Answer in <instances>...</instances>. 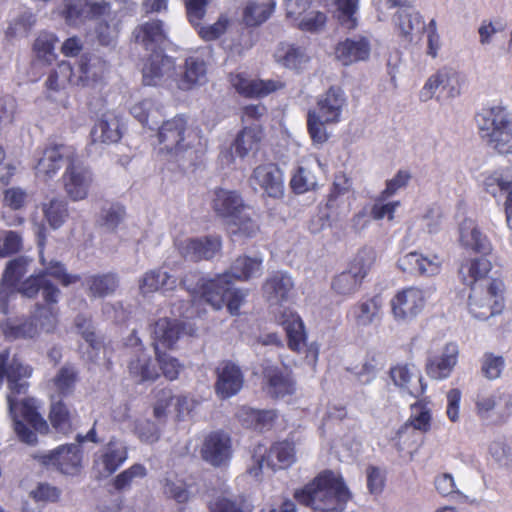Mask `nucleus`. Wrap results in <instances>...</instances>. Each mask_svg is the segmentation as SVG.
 <instances>
[{"mask_svg":"<svg viewBox=\"0 0 512 512\" xmlns=\"http://www.w3.org/2000/svg\"><path fill=\"white\" fill-rule=\"evenodd\" d=\"M31 374L32 369L30 366L23 365L16 358L9 360L8 350L0 353V386L6 379L10 390V393L7 395V403L14 431L18 438L28 445L36 444L37 436L33 430L23 423L21 418L39 433H46L49 429L48 423L38 413L32 399L25 398L19 402L16 398V395L26 393L28 389L27 379Z\"/></svg>","mask_w":512,"mask_h":512,"instance_id":"obj_1","label":"nucleus"},{"mask_svg":"<svg viewBox=\"0 0 512 512\" xmlns=\"http://www.w3.org/2000/svg\"><path fill=\"white\" fill-rule=\"evenodd\" d=\"M491 270V262L484 258H475L460 268V276L464 284L470 286L469 312L479 320H485L501 311L502 306L498 301L503 291V283L499 280H492L487 286L486 296L482 300L478 298V281H481Z\"/></svg>","mask_w":512,"mask_h":512,"instance_id":"obj_2","label":"nucleus"},{"mask_svg":"<svg viewBox=\"0 0 512 512\" xmlns=\"http://www.w3.org/2000/svg\"><path fill=\"white\" fill-rule=\"evenodd\" d=\"M158 139L168 153L189 161L195 165L207 150V139L198 127H188L187 118L177 115L164 121L159 127Z\"/></svg>","mask_w":512,"mask_h":512,"instance_id":"obj_3","label":"nucleus"},{"mask_svg":"<svg viewBox=\"0 0 512 512\" xmlns=\"http://www.w3.org/2000/svg\"><path fill=\"white\" fill-rule=\"evenodd\" d=\"M295 498L315 511H342L350 499V492L332 471H324L302 490L295 492Z\"/></svg>","mask_w":512,"mask_h":512,"instance_id":"obj_4","label":"nucleus"},{"mask_svg":"<svg viewBox=\"0 0 512 512\" xmlns=\"http://www.w3.org/2000/svg\"><path fill=\"white\" fill-rule=\"evenodd\" d=\"M481 137L501 154L512 153V112L505 106L483 108L476 115Z\"/></svg>","mask_w":512,"mask_h":512,"instance_id":"obj_5","label":"nucleus"},{"mask_svg":"<svg viewBox=\"0 0 512 512\" xmlns=\"http://www.w3.org/2000/svg\"><path fill=\"white\" fill-rule=\"evenodd\" d=\"M375 259L376 252L373 248L364 247L360 249L349 264L348 269L333 278L332 289L339 295L355 293L371 269Z\"/></svg>","mask_w":512,"mask_h":512,"instance_id":"obj_6","label":"nucleus"},{"mask_svg":"<svg viewBox=\"0 0 512 512\" xmlns=\"http://www.w3.org/2000/svg\"><path fill=\"white\" fill-rule=\"evenodd\" d=\"M266 449L258 446L252 456V464L247 472L252 477L258 478L264 466L272 470L285 469L295 462L294 445L288 441L278 442L271 446L266 455Z\"/></svg>","mask_w":512,"mask_h":512,"instance_id":"obj_7","label":"nucleus"},{"mask_svg":"<svg viewBox=\"0 0 512 512\" xmlns=\"http://www.w3.org/2000/svg\"><path fill=\"white\" fill-rule=\"evenodd\" d=\"M110 10L106 0H63L61 14L68 25L78 27L109 15Z\"/></svg>","mask_w":512,"mask_h":512,"instance_id":"obj_8","label":"nucleus"},{"mask_svg":"<svg viewBox=\"0 0 512 512\" xmlns=\"http://www.w3.org/2000/svg\"><path fill=\"white\" fill-rule=\"evenodd\" d=\"M42 465L55 468L63 474H74L81 466L82 450L79 444L61 445L34 456Z\"/></svg>","mask_w":512,"mask_h":512,"instance_id":"obj_9","label":"nucleus"},{"mask_svg":"<svg viewBox=\"0 0 512 512\" xmlns=\"http://www.w3.org/2000/svg\"><path fill=\"white\" fill-rule=\"evenodd\" d=\"M128 459L126 443L116 437L111 439L95 454L93 467L99 477L107 478L115 473Z\"/></svg>","mask_w":512,"mask_h":512,"instance_id":"obj_10","label":"nucleus"},{"mask_svg":"<svg viewBox=\"0 0 512 512\" xmlns=\"http://www.w3.org/2000/svg\"><path fill=\"white\" fill-rule=\"evenodd\" d=\"M128 344L135 346L127 364L130 377L136 383L155 381L159 377L156 360H153L143 348L140 339L134 332L128 339Z\"/></svg>","mask_w":512,"mask_h":512,"instance_id":"obj_11","label":"nucleus"},{"mask_svg":"<svg viewBox=\"0 0 512 512\" xmlns=\"http://www.w3.org/2000/svg\"><path fill=\"white\" fill-rule=\"evenodd\" d=\"M78 154L73 146L65 144H49L43 151L36 165V174L39 177L50 179L54 177L63 165H70Z\"/></svg>","mask_w":512,"mask_h":512,"instance_id":"obj_12","label":"nucleus"},{"mask_svg":"<svg viewBox=\"0 0 512 512\" xmlns=\"http://www.w3.org/2000/svg\"><path fill=\"white\" fill-rule=\"evenodd\" d=\"M175 76L174 60L163 51L152 53L142 68V81L146 86H170L175 81Z\"/></svg>","mask_w":512,"mask_h":512,"instance_id":"obj_13","label":"nucleus"},{"mask_svg":"<svg viewBox=\"0 0 512 512\" xmlns=\"http://www.w3.org/2000/svg\"><path fill=\"white\" fill-rule=\"evenodd\" d=\"M209 0H186V11L189 22L196 27L199 36L205 41H213L220 38L227 30L229 19L221 15L211 25H201V20L206 15Z\"/></svg>","mask_w":512,"mask_h":512,"instance_id":"obj_14","label":"nucleus"},{"mask_svg":"<svg viewBox=\"0 0 512 512\" xmlns=\"http://www.w3.org/2000/svg\"><path fill=\"white\" fill-rule=\"evenodd\" d=\"M393 23L398 35L405 41L412 42L425 32V21L414 4L404 1L393 15Z\"/></svg>","mask_w":512,"mask_h":512,"instance_id":"obj_15","label":"nucleus"},{"mask_svg":"<svg viewBox=\"0 0 512 512\" xmlns=\"http://www.w3.org/2000/svg\"><path fill=\"white\" fill-rule=\"evenodd\" d=\"M62 181L69 198L73 201H80L88 196L93 176L91 171L77 157L74 162L66 167Z\"/></svg>","mask_w":512,"mask_h":512,"instance_id":"obj_16","label":"nucleus"},{"mask_svg":"<svg viewBox=\"0 0 512 512\" xmlns=\"http://www.w3.org/2000/svg\"><path fill=\"white\" fill-rule=\"evenodd\" d=\"M177 247L181 256L187 260H211L221 251L222 240L218 235L187 238L180 241Z\"/></svg>","mask_w":512,"mask_h":512,"instance_id":"obj_17","label":"nucleus"},{"mask_svg":"<svg viewBox=\"0 0 512 512\" xmlns=\"http://www.w3.org/2000/svg\"><path fill=\"white\" fill-rule=\"evenodd\" d=\"M201 456L204 461L214 467L226 466L232 457L230 436L223 431L211 432L204 439Z\"/></svg>","mask_w":512,"mask_h":512,"instance_id":"obj_18","label":"nucleus"},{"mask_svg":"<svg viewBox=\"0 0 512 512\" xmlns=\"http://www.w3.org/2000/svg\"><path fill=\"white\" fill-rule=\"evenodd\" d=\"M425 304L424 293L416 287L398 292L391 300L392 313L397 321L407 322L415 318Z\"/></svg>","mask_w":512,"mask_h":512,"instance_id":"obj_19","label":"nucleus"},{"mask_svg":"<svg viewBox=\"0 0 512 512\" xmlns=\"http://www.w3.org/2000/svg\"><path fill=\"white\" fill-rule=\"evenodd\" d=\"M347 106V97L344 90L339 86H331L317 98L314 112L328 123H338L341 120L343 110Z\"/></svg>","mask_w":512,"mask_h":512,"instance_id":"obj_20","label":"nucleus"},{"mask_svg":"<svg viewBox=\"0 0 512 512\" xmlns=\"http://www.w3.org/2000/svg\"><path fill=\"white\" fill-rule=\"evenodd\" d=\"M249 181L251 185H258L271 198L279 199L284 196L283 172L274 163L255 167Z\"/></svg>","mask_w":512,"mask_h":512,"instance_id":"obj_21","label":"nucleus"},{"mask_svg":"<svg viewBox=\"0 0 512 512\" xmlns=\"http://www.w3.org/2000/svg\"><path fill=\"white\" fill-rule=\"evenodd\" d=\"M390 378L403 393L413 398L424 394L426 385L419 369L414 364L401 363L390 368Z\"/></svg>","mask_w":512,"mask_h":512,"instance_id":"obj_22","label":"nucleus"},{"mask_svg":"<svg viewBox=\"0 0 512 512\" xmlns=\"http://www.w3.org/2000/svg\"><path fill=\"white\" fill-rule=\"evenodd\" d=\"M484 189L493 197L505 194V214L508 227L512 230V171L498 169L487 174L483 180Z\"/></svg>","mask_w":512,"mask_h":512,"instance_id":"obj_23","label":"nucleus"},{"mask_svg":"<svg viewBox=\"0 0 512 512\" xmlns=\"http://www.w3.org/2000/svg\"><path fill=\"white\" fill-rule=\"evenodd\" d=\"M442 259L435 254L424 255L413 251L400 257L398 267L406 273L420 276H434L441 270Z\"/></svg>","mask_w":512,"mask_h":512,"instance_id":"obj_24","label":"nucleus"},{"mask_svg":"<svg viewBox=\"0 0 512 512\" xmlns=\"http://www.w3.org/2000/svg\"><path fill=\"white\" fill-rule=\"evenodd\" d=\"M107 70V62L99 55H83L79 63V74L76 76L75 85L95 88L102 83Z\"/></svg>","mask_w":512,"mask_h":512,"instance_id":"obj_25","label":"nucleus"},{"mask_svg":"<svg viewBox=\"0 0 512 512\" xmlns=\"http://www.w3.org/2000/svg\"><path fill=\"white\" fill-rule=\"evenodd\" d=\"M459 349L454 342L447 343L439 355L429 356L426 362V372L435 380L448 378L458 361Z\"/></svg>","mask_w":512,"mask_h":512,"instance_id":"obj_26","label":"nucleus"},{"mask_svg":"<svg viewBox=\"0 0 512 512\" xmlns=\"http://www.w3.org/2000/svg\"><path fill=\"white\" fill-rule=\"evenodd\" d=\"M244 377L239 366L232 362H224L217 368L215 390L222 399L236 395L242 388Z\"/></svg>","mask_w":512,"mask_h":512,"instance_id":"obj_27","label":"nucleus"},{"mask_svg":"<svg viewBox=\"0 0 512 512\" xmlns=\"http://www.w3.org/2000/svg\"><path fill=\"white\" fill-rule=\"evenodd\" d=\"M230 83L245 97H264L284 86L279 80H251L241 73L231 74Z\"/></svg>","mask_w":512,"mask_h":512,"instance_id":"obj_28","label":"nucleus"},{"mask_svg":"<svg viewBox=\"0 0 512 512\" xmlns=\"http://www.w3.org/2000/svg\"><path fill=\"white\" fill-rule=\"evenodd\" d=\"M371 51L370 41L363 36L347 38L337 44L336 58L345 66L369 58Z\"/></svg>","mask_w":512,"mask_h":512,"instance_id":"obj_29","label":"nucleus"},{"mask_svg":"<svg viewBox=\"0 0 512 512\" xmlns=\"http://www.w3.org/2000/svg\"><path fill=\"white\" fill-rule=\"evenodd\" d=\"M263 292L271 305L282 304L292 298L294 281L288 273L278 271L265 281Z\"/></svg>","mask_w":512,"mask_h":512,"instance_id":"obj_30","label":"nucleus"},{"mask_svg":"<svg viewBox=\"0 0 512 512\" xmlns=\"http://www.w3.org/2000/svg\"><path fill=\"white\" fill-rule=\"evenodd\" d=\"M263 375L268 384L267 391L272 397L283 398L294 393L295 383L287 370L266 363Z\"/></svg>","mask_w":512,"mask_h":512,"instance_id":"obj_31","label":"nucleus"},{"mask_svg":"<svg viewBox=\"0 0 512 512\" xmlns=\"http://www.w3.org/2000/svg\"><path fill=\"white\" fill-rule=\"evenodd\" d=\"M133 35L137 43L146 50L162 51V45L167 40V32L160 20L147 21L135 28Z\"/></svg>","mask_w":512,"mask_h":512,"instance_id":"obj_32","label":"nucleus"},{"mask_svg":"<svg viewBox=\"0 0 512 512\" xmlns=\"http://www.w3.org/2000/svg\"><path fill=\"white\" fill-rule=\"evenodd\" d=\"M232 282L230 272H224L213 278H208L202 286L200 296L215 310H219L225 305V299Z\"/></svg>","mask_w":512,"mask_h":512,"instance_id":"obj_33","label":"nucleus"},{"mask_svg":"<svg viewBox=\"0 0 512 512\" xmlns=\"http://www.w3.org/2000/svg\"><path fill=\"white\" fill-rule=\"evenodd\" d=\"M274 59L287 69L300 71L306 68L310 56L304 46L282 42L275 49Z\"/></svg>","mask_w":512,"mask_h":512,"instance_id":"obj_34","label":"nucleus"},{"mask_svg":"<svg viewBox=\"0 0 512 512\" xmlns=\"http://www.w3.org/2000/svg\"><path fill=\"white\" fill-rule=\"evenodd\" d=\"M177 87L183 91L204 85L207 82L206 62L198 56H190L185 60L184 70L179 78H175Z\"/></svg>","mask_w":512,"mask_h":512,"instance_id":"obj_35","label":"nucleus"},{"mask_svg":"<svg viewBox=\"0 0 512 512\" xmlns=\"http://www.w3.org/2000/svg\"><path fill=\"white\" fill-rule=\"evenodd\" d=\"M279 322L286 332L289 348L300 352L306 344L305 327L300 316L285 308L280 314Z\"/></svg>","mask_w":512,"mask_h":512,"instance_id":"obj_36","label":"nucleus"},{"mask_svg":"<svg viewBox=\"0 0 512 512\" xmlns=\"http://www.w3.org/2000/svg\"><path fill=\"white\" fill-rule=\"evenodd\" d=\"M39 291L47 304H57L61 291L50 280L45 279L43 274L31 275L21 285L20 292L28 297H35Z\"/></svg>","mask_w":512,"mask_h":512,"instance_id":"obj_37","label":"nucleus"},{"mask_svg":"<svg viewBox=\"0 0 512 512\" xmlns=\"http://www.w3.org/2000/svg\"><path fill=\"white\" fill-rule=\"evenodd\" d=\"M212 207L215 213L223 218L226 223L241 212L246 205L238 192L219 188L214 192Z\"/></svg>","mask_w":512,"mask_h":512,"instance_id":"obj_38","label":"nucleus"},{"mask_svg":"<svg viewBox=\"0 0 512 512\" xmlns=\"http://www.w3.org/2000/svg\"><path fill=\"white\" fill-rule=\"evenodd\" d=\"M92 143L111 144L118 142L122 137L120 119L112 113H106L93 126L91 133Z\"/></svg>","mask_w":512,"mask_h":512,"instance_id":"obj_39","label":"nucleus"},{"mask_svg":"<svg viewBox=\"0 0 512 512\" xmlns=\"http://www.w3.org/2000/svg\"><path fill=\"white\" fill-rule=\"evenodd\" d=\"M182 332V323L177 319L160 318L157 320L152 331L155 352H160L159 345L172 348L179 340Z\"/></svg>","mask_w":512,"mask_h":512,"instance_id":"obj_40","label":"nucleus"},{"mask_svg":"<svg viewBox=\"0 0 512 512\" xmlns=\"http://www.w3.org/2000/svg\"><path fill=\"white\" fill-rule=\"evenodd\" d=\"M225 224L228 233L235 240L253 238L260 231L257 219L254 217V214L249 211L247 206Z\"/></svg>","mask_w":512,"mask_h":512,"instance_id":"obj_41","label":"nucleus"},{"mask_svg":"<svg viewBox=\"0 0 512 512\" xmlns=\"http://www.w3.org/2000/svg\"><path fill=\"white\" fill-rule=\"evenodd\" d=\"M131 115L143 126L155 129L163 118L162 105L153 98H145L130 107Z\"/></svg>","mask_w":512,"mask_h":512,"instance_id":"obj_42","label":"nucleus"},{"mask_svg":"<svg viewBox=\"0 0 512 512\" xmlns=\"http://www.w3.org/2000/svg\"><path fill=\"white\" fill-rule=\"evenodd\" d=\"M459 233L460 241L464 247L483 255H487L491 251L490 241L479 230L474 220L465 219L460 224Z\"/></svg>","mask_w":512,"mask_h":512,"instance_id":"obj_43","label":"nucleus"},{"mask_svg":"<svg viewBox=\"0 0 512 512\" xmlns=\"http://www.w3.org/2000/svg\"><path fill=\"white\" fill-rule=\"evenodd\" d=\"M263 138V131L259 124L245 126L236 136L232 148L240 158H245L249 153H255L259 149Z\"/></svg>","mask_w":512,"mask_h":512,"instance_id":"obj_44","label":"nucleus"},{"mask_svg":"<svg viewBox=\"0 0 512 512\" xmlns=\"http://www.w3.org/2000/svg\"><path fill=\"white\" fill-rule=\"evenodd\" d=\"M382 301L373 297L352 306L350 314L358 327H367L381 319Z\"/></svg>","mask_w":512,"mask_h":512,"instance_id":"obj_45","label":"nucleus"},{"mask_svg":"<svg viewBox=\"0 0 512 512\" xmlns=\"http://www.w3.org/2000/svg\"><path fill=\"white\" fill-rule=\"evenodd\" d=\"M274 410H258L244 407L238 412V418L242 425L257 431L270 430L276 420Z\"/></svg>","mask_w":512,"mask_h":512,"instance_id":"obj_46","label":"nucleus"},{"mask_svg":"<svg viewBox=\"0 0 512 512\" xmlns=\"http://www.w3.org/2000/svg\"><path fill=\"white\" fill-rule=\"evenodd\" d=\"M176 286V278L162 269H153L146 272L139 281L142 295L154 293L160 289L172 290Z\"/></svg>","mask_w":512,"mask_h":512,"instance_id":"obj_47","label":"nucleus"},{"mask_svg":"<svg viewBox=\"0 0 512 512\" xmlns=\"http://www.w3.org/2000/svg\"><path fill=\"white\" fill-rule=\"evenodd\" d=\"M230 279L248 281L262 274V259L249 256H239L231 264L229 270Z\"/></svg>","mask_w":512,"mask_h":512,"instance_id":"obj_48","label":"nucleus"},{"mask_svg":"<svg viewBox=\"0 0 512 512\" xmlns=\"http://www.w3.org/2000/svg\"><path fill=\"white\" fill-rule=\"evenodd\" d=\"M85 285L88 287L92 297L103 298L115 292L118 287V280L114 274L92 275L85 279Z\"/></svg>","mask_w":512,"mask_h":512,"instance_id":"obj_49","label":"nucleus"},{"mask_svg":"<svg viewBox=\"0 0 512 512\" xmlns=\"http://www.w3.org/2000/svg\"><path fill=\"white\" fill-rule=\"evenodd\" d=\"M76 75L69 62L63 61L53 69L46 80V87L52 91L64 89L67 84L75 85Z\"/></svg>","mask_w":512,"mask_h":512,"instance_id":"obj_50","label":"nucleus"},{"mask_svg":"<svg viewBox=\"0 0 512 512\" xmlns=\"http://www.w3.org/2000/svg\"><path fill=\"white\" fill-rule=\"evenodd\" d=\"M275 2H249L243 12L244 22L248 26H256L265 22L274 10Z\"/></svg>","mask_w":512,"mask_h":512,"instance_id":"obj_51","label":"nucleus"},{"mask_svg":"<svg viewBox=\"0 0 512 512\" xmlns=\"http://www.w3.org/2000/svg\"><path fill=\"white\" fill-rule=\"evenodd\" d=\"M75 324L85 341L88 353L87 358L90 361H95L99 351L102 348V343L97 339L93 327L91 326L90 320L86 319L82 315H78L75 319Z\"/></svg>","mask_w":512,"mask_h":512,"instance_id":"obj_52","label":"nucleus"},{"mask_svg":"<svg viewBox=\"0 0 512 512\" xmlns=\"http://www.w3.org/2000/svg\"><path fill=\"white\" fill-rule=\"evenodd\" d=\"M43 213L53 229L63 225L68 217L67 202L62 198L54 197L48 203L43 204Z\"/></svg>","mask_w":512,"mask_h":512,"instance_id":"obj_53","label":"nucleus"},{"mask_svg":"<svg viewBox=\"0 0 512 512\" xmlns=\"http://www.w3.org/2000/svg\"><path fill=\"white\" fill-rule=\"evenodd\" d=\"M40 262L44 269L39 273L43 274L45 279H47L48 276L53 277L64 286H68L79 280L78 275L68 274L65 266L61 262L55 260L46 262L42 251L40 252Z\"/></svg>","mask_w":512,"mask_h":512,"instance_id":"obj_54","label":"nucleus"},{"mask_svg":"<svg viewBox=\"0 0 512 512\" xmlns=\"http://www.w3.org/2000/svg\"><path fill=\"white\" fill-rule=\"evenodd\" d=\"M210 512H250L242 497L218 495L209 502Z\"/></svg>","mask_w":512,"mask_h":512,"instance_id":"obj_55","label":"nucleus"},{"mask_svg":"<svg viewBox=\"0 0 512 512\" xmlns=\"http://www.w3.org/2000/svg\"><path fill=\"white\" fill-rule=\"evenodd\" d=\"M384 364L380 355H368L360 367L355 368L354 375L362 384H370L383 368Z\"/></svg>","mask_w":512,"mask_h":512,"instance_id":"obj_56","label":"nucleus"},{"mask_svg":"<svg viewBox=\"0 0 512 512\" xmlns=\"http://www.w3.org/2000/svg\"><path fill=\"white\" fill-rule=\"evenodd\" d=\"M317 186V178L306 167L299 166L292 174L290 187L295 194H304L314 190Z\"/></svg>","mask_w":512,"mask_h":512,"instance_id":"obj_57","label":"nucleus"},{"mask_svg":"<svg viewBox=\"0 0 512 512\" xmlns=\"http://www.w3.org/2000/svg\"><path fill=\"white\" fill-rule=\"evenodd\" d=\"M53 428L62 434H68L72 430L71 416L68 408L62 401L52 403L50 415Z\"/></svg>","mask_w":512,"mask_h":512,"instance_id":"obj_58","label":"nucleus"},{"mask_svg":"<svg viewBox=\"0 0 512 512\" xmlns=\"http://www.w3.org/2000/svg\"><path fill=\"white\" fill-rule=\"evenodd\" d=\"M30 261L23 256L10 260L2 275V281L8 286H15L27 273Z\"/></svg>","mask_w":512,"mask_h":512,"instance_id":"obj_59","label":"nucleus"},{"mask_svg":"<svg viewBox=\"0 0 512 512\" xmlns=\"http://www.w3.org/2000/svg\"><path fill=\"white\" fill-rule=\"evenodd\" d=\"M55 41L56 37L52 33L42 32L39 34L33 45V50L39 60L48 64L54 60Z\"/></svg>","mask_w":512,"mask_h":512,"instance_id":"obj_60","label":"nucleus"},{"mask_svg":"<svg viewBox=\"0 0 512 512\" xmlns=\"http://www.w3.org/2000/svg\"><path fill=\"white\" fill-rule=\"evenodd\" d=\"M359 0H336L338 19L343 27L352 30L357 26L356 13Z\"/></svg>","mask_w":512,"mask_h":512,"instance_id":"obj_61","label":"nucleus"},{"mask_svg":"<svg viewBox=\"0 0 512 512\" xmlns=\"http://www.w3.org/2000/svg\"><path fill=\"white\" fill-rule=\"evenodd\" d=\"M35 24V16L30 12H24L10 21L6 28L5 35L8 39L17 36L27 35L31 27Z\"/></svg>","mask_w":512,"mask_h":512,"instance_id":"obj_62","label":"nucleus"},{"mask_svg":"<svg viewBox=\"0 0 512 512\" xmlns=\"http://www.w3.org/2000/svg\"><path fill=\"white\" fill-rule=\"evenodd\" d=\"M17 114V101L11 95L0 97V133L10 129Z\"/></svg>","mask_w":512,"mask_h":512,"instance_id":"obj_63","label":"nucleus"},{"mask_svg":"<svg viewBox=\"0 0 512 512\" xmlns=\"http://www.w3.org/2000/svg\"><path fill=\"white\" fill-rule=\"evenodd\" d=\"M146 473V468L142 464H133L114 478L113 486L117 491H124L130 488L134 479L144 478Z\"/></svg>","mask_w":512,"mask_h":512,"instance_id":"obj_64","label":"nucleus"}]
</instances>
